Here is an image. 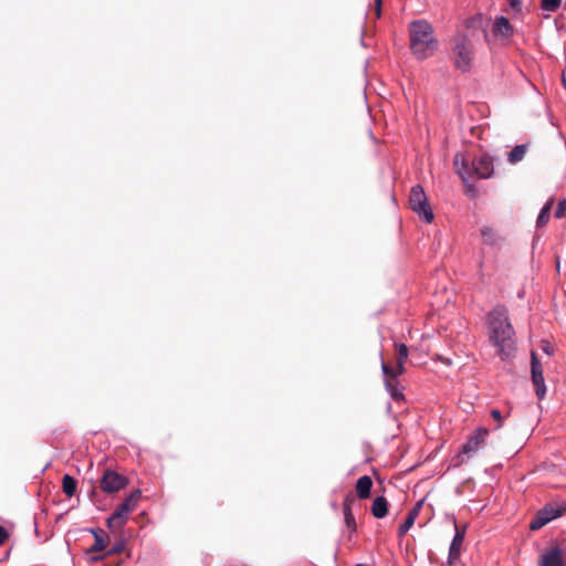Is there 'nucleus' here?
<instances>
[{
  "instance_id": "obj_1",
  "label": "nucleus",
  "mask_w": 566,
  "mask_h": 566,
  "mask_svg": "<svg viewBox=\"0 0 566 566\" xmlns=\"http://www.w3.org/2000/svg\"><path fill=\"white\" fill-rule=\"evenodd\" d=\"M490 342L503 361L511 360L516 352L515 331L509 317V311L503 305L495 306L488 314Z\"/></svg>"
},
{
  "instance_id": "obj_2",
  "label": "nucleus",
  "mask_w": 566,
  "mask_h": 566,
  "mask_svg": "<svg viewBox=\"0 0 566 566\" xmlns=\"http://www.w3.org/2000/svg\"><path fill=\"white\" fill-rule=\"evenodd\" d=\"M409 32L411 51L418 60H424L434 53L438 42L433 35L432 27L427 21L411 22Z\"/></svg>"
},
{
  "instance_id": "obj_3",
  "label": "nucleus",
  "mask_w": 566,
  "mask_h": 566,
  "mask_svg": "<svg viewBox=\"0 0 566 566\" xmlns=\"http://www.w3.org/2000/svg\"><path fill=\"white\" fill-rule=\"evenodd\" d=\"M454 167L462 180L468 184L473 177L486 179L493 175V161L489 155L475 157L471 167L468 166L464 155L457 154L454 156Z\"/></svg>"
},
{
  "instance_id": "obj_4",
  "label": "nucleus",
  "mask_w": 566,
  "mask_h": 566,
  "mask_svg": "<svg viewBox=\"0 0 566 566\" xmlns=\"http://www.w3.org/2000/svg\"><path fill=\"white\" fill-rule=\"evenodd\" d=\"M451 51L454 66L462 72L470 71L474 60V48L470 38L457 33L451 40Z\"/></svg>"
},
{
  "instance_id": "obj_5",
  "label": "nucleus",
  "mask_w": 566,
  "mask_h": 566,
  "mask_svg": "<svg viewBox=\"0 0 566 566\" xmlns=\"http://www.w3.org/2000/svg\"><path fill=\"white\" fill-rule=\"evenodd\" d=\"M409 203L412 211L416 212L422 221L426 223H431L433 221L434 216L430 205L428 203L422 186H412L409 196Z\"/></svg>"
},
{
  "instance_id": "obj_6",
  "label": "nucleus",
  "mask_w": 566,
  "mask_h": 566,
  "mask_svg": "<svg viewBox=\"0 0 566 566\" xmlns=\"http://www.w3.org/2000/svg\"><path fill=\"white\" fill-rule=\"evenodd\" d=\"M140 495L142 493L139 490L133 491L107 518L108 527H122L127 520L128 514L136 507Z\"/></svg>"
},
{
  "instance_id": "obj_7",
  "label": "nucleus",
  "mask_w": 566,
  "mask_h": 566,
  "mask_svg": "<svg viewBox=\"0 0 566 566\" xmlns=\"http://www.w3.org/2000/svg\"><path fill=\"white\" fill-rule=\"evenodd\" d=\"M381 359V371L384 375L385 387L390 397L395 401H400L403 399L402 388L398 381V377L401 374H397L388 364L385 363L382 354L380 353Z\"/></svg>"
},
{
  "instance_id": "obj_8",
  "label": "nucleus",
  "mask_w": 566,
  "mask_h": 566,
  "mask_svg": "<svg viewBox=\"0 0 566 566\" xmlns=\"http://www.w3.org/2000/svg\"><path fill=\"white\" fill-rule=\"evenodd\" d=\"M564 511V506L554 503L547 504L541 511H538L536 516L532 520L530 524L531 530H539L551 521L560 516Z\"/></svg>"
},
{
  "instance_id": "obj_9",
  "label": "nucleus",
  "mask_w": 566,
  "mask_h": 566,
  "mask_svg": "<svg viewBox=\"0 0 566 566\" xmlns=\"http://www.w3.org/2000/svg\"><path fill=\"white\" fill-rule=\"evenodd\" d=\"M531 374L535 392L538 399H543L546 395V386L543 376V367L534 352L531 353Z\"/></svg>"
},
{
  "instance_id": "obj_10",
  "label": "nucleus",
  "mask_w": 566,
  "mask_h": 566,
  "mask_svg": "<svg viewBox=\"0 0 566 566\" xmlns=\"http://www.w3.org/2000/svg\"><path fill=\"white\" fill-rule=\"evenodd\" d=\"M126 484H127V479L124 475H122L113 470L105 471V473L103 474V476L101 479V489L105 493L118 492L122 489H124L126 486Z\"/></svg>"
},
{
  "instance_id": "obj_11",
  "label": "nucleus",
  "mask_w": 566,
  "mask_h": 566,
  "mask_svg": "<svg viewBox=\"0 0 566 566\" xmlns=\"http://www.w3.org/2000/svg\"><path fill=\"white\" fill-rule=\"evenodd\" d=\"M489 431L485 428H479L469 437L467 442L462 446L459 457L471 455L475 453L482 446H484Z\"/></svg>"
},
{
  "instance_id": "obj_12",
  "label": "nucleus",
  "mask_w": 566,
  "mask_h": 566,
  "mask_svg": "<svg viewBox=\"0 0 566 566\" xmlns=\"http://www.w3.org/2000/svg\"><path fill=\"white\" fill-rule=\"evenodd\" d=\"M539 566H564V555L559 547L547 549L541 555Z\"/></svg>"
},
{
  "instance_id": "obj_13",
  "label": "nucleus",
  "mask_w": 566,
  "mask_h": 566,
  "mask_svg": "<svg viewBox=\"0 0 566 566\" xmlns=\"http://www.w3.org/2000/svg\"><path fill=\"white\" fill-rule=\"evenodd\" d=\"M493 34L502 39H509L513 35V27L507 18L500 15L494 19L492 27Z\"/></svg>"
},
{
  "instance_id": "obj_14",
  "label": "nucleus",
  "mask_w": 566,
  "mask_h": 566,
  "mask_svg": "<svg viewBox=\"0 0 566 566\" xmlns=\"http://www.w3.org/2000/svg\"><path fill=\"white\" fill-rule=\"evenodd\" d=\"M422 507V501H419L408 513L403 523L399 526V536H403L408 533V531L412 527L419 512Z\"/></svg>"
},
{
  "instance_id": "obj_15",
  "label": "nucleus",
  "mask_w": 566,
  "mask_h": 566,
  "mask_svg": "<svg viewBox=\"0 0 566 566\" xmlns=\"http://www.w3.org/2000/svg\"><path fill=\"white\" fill-rule=\"evenodd\" d=\"M463 539H464V532H460L458 528H455V534L453 536V539L451 542L450 549H449V562L450 563L459 559Z\"/></svg>"
},
{
  "instance_id": "obj_16",
  "label": "nucleus",
  "mask_w": 566,
  "mask_h": 566,
  "mask_svg": "<svg viewBox=\"0 0 566 566\" xmlns=\"http://www.w3.org/2000/svg\"><path fill=\"white\" fill-rule=\"evenodd\" d=\"M373 486L371 478L368 475L360 476L356 482V491L359 499H368Z\"/></svg>"
},
{
  "instance_id": "obj_17",
  "label": "nucleus",
  "mask_w": 566,
  "mask_h": 566,
  "mask_svg": "<svg viewBox=\"0 0 566 566\" xmlns=\"http://www.w3.org/2000/svg\"><path fill=\"white\" fill-rule=\"evenodd\" d=\"M371 513L376 518H382L388 513V502L384 496H377L371 505Z\"/></svg>"
},
{
  "instance_id": "obj_18",
  "label": "nucleus",
  "mask_w": 566,
  "mask_h": 566,
  "mask_svg": "<svg viewBox=\"0 0 566 566\" xmlns=\"http://www.w3.org/2000/svg\"><path fill=\"white\" fill-rule=\"evenodd\" d=\"M396 348H397L398 358H397V367L394 368V370L397 371V374H403V371H405L403 364L408 358L409 349L402 343L396 344Z\"/></svg>"
},
{
  "instance_id": "obj_19",
  "label": "nucleus",
  "mask_w": 566,
  "mask_h": 566,
  "mask_svg": "<svg viewBox=\"0 0 566 566\" xmlns=\"http://www.w3.org/2000/svg\"><path fill=\"white\" fill-rule=\"evenodd\" d=\"M526 145H517L515 146L510 153H509V156H507V160L509 163L511 164H516L518 161H521L525 154H526Z\"/></svg>"
},
{
  "instance_id": "obj_20",
  "label": "nucleus",
  "mask_w": 566,
  "mask_h": 566,
  "mask_svg": "<svg viewBox=\"0 0 566 566\" xmlns=\"http://www.w3.org/2000/svg\"><path fill=\"white\" fill-rule=\"evenodd\" d=\"M91 532L94 535L95 542H94L93 546L87 551V553L98 552V551L104 549L106 546V543H105L103 532L99 530H92Z\"/></svg>"
},
{
  "instance_id": "obj_21",
  "label": "nucleus",
  "mask_w": 566,
  "mask_h": 566,
  "mask_svg": "<svg viewBox=\"0 0 566 566\" xmlns=\"http://www.w3.org/2000/svg\"><path fill=\"white\" fill-rule=\"evenodd\" d=\"M63 492L67 496H72L76 491V481L69 474H65L62 479Z\"/></svg>"
},
{
  "instance_id": "obj_22",
  "label": "nucleus",
  "mask_w": 566,
  "mask_h": 566,
  "mask_svg": "<svg viewBox=\"0 0 566 566\" xmlns=\"http://www.w3.org/2000/svg\"><path fill=\"white\" fill-rule=\"evenodd\" d=\"M552 206H553V201L549 200L541 209V212H539V214L537 217V221H536L538 227H543L547 223L549 214H551Z\"/></svg>"
},
{
  "instance_id": "obj_23",
  "label": "nucleus",
  "mask_w": 566,
  "mask_h": 566,
  "mask_svg": "<svg viewBox=\"0 0 566 566\" xmlns=\"http://www.w3.org/2000/svg\"><path fill=\"white\" fill-rule=\"evenodd\" d=\"M562 0H542L541 8L547 12H555L559 9Z\"/></svg>"
},
{
  "instance_id": "obj_24",
  "label": "nucleus",
  "mask_w": 566,
  "mask_h": 566,
  "mask_svg": "<svg viewBox=\"0 0 566 566\" xmlns=\"http://www.w3.org/2000/svg\"><path fill=\"white\" fill-rule=\"evenodd\" d=\"M344 520L349 530H352V531L356 530V523H355L354 515L350 511V507L347 505H345V507H344Z\"/></svg>"
},
{
  "instance_id": "obj_25",
  "label": "nucleus",
  "mask_w": 566,
  "mask_h": 566,
  "mask_svg": "<svg viewBox=\"0 0 566 566\" xmlns=\"http://www.w3.org/2000/svg\"><path fill=\"white\" fill-rule=\"evenodd\" d=\"M565 212H566V200L564 199L558 202L556 211H555V217L563 218L565 216Z\"/></svg>"
},
{
  "instance_id": "obj_26",
  "label": "nucleus",
  "mask_w": 566,
  "mask_h": 566,
  "mask_svg": "<svg viewBox=\"0 0 566 566\" xmlns=\"http://www.w3.org/2000/svg\"><path fill=\"white\" fill-rule=\"evenodd\" d=\"M124 549V542H117L113 545V547L109 549L108 554H117Z\"/></svg>"
},
{
  "instance_id": "obj_27",
  "label": "nucleus",
  "mask_w": 566,
  "mask_h": 566,
  "mask_svg": "<svg viewBox=\"0 0 566 566\" xmlns=\"http://www.w3.org/2000/svg\"><path fill=\"white\" fill-rule=\"evenodd\" d=\"M542 349L545 354L552 356L554 354V348L551 346V344L546 340H543L542 343Z\"/></svg>"
},
{
  "instance_id": "obj_28",
  "label": "nucleus",
  "mask_w": 566,
  "mask_h": 566,
  "mask_svg": "<svg viewBox=\"0 0 566 566\" xmlns=\"http://www.w3.org/2000/svg\"><path fill=\"white\" fill-rule=\"evenodd\" d=\"M509 2V6L513 9V10H520L521 9V4H522V1L521 0H507Z\"/></svg>"
},
{
  "instance_id": "obj_29",
  "label": "nucleus",
  "mask_w": 566,
  "mask_h": 566,
  "mask_svg": "<svg viewBox=\"0 0 566 566\" xmlns=\"http://www.w3.org/2000/svg\"><path fill=\"white\" fill-rule=\"evenodd\" d=\"M8 537V532L3 526L0 525V545L4 543Z\"/></svg>"
},
{
  "instance_id": "obj_30",
  "label": "nucleus",
  "mask_w": 566,
  "mask_h": 566,
  "mask_svg": "<svg viewBox=\"0 0 566 566\" xmlns=\"http://www.w3.org/2000/svg\"><path fill=\"white\" fill-rule=\"evenodd\" d=\"M376 17L379 18L381 14V0H375Z\"/></svg>"
},
{
  "instance_id": "obj_31",
  "label": "nucleus",
  "mask_w": 566,
  "mask_h": 566,
  "mask_svg": "<svg viewBox=\"0 0 566 566\" xmlns=\"http://www.w3.org/2000/svg\"><path fill=\"white\" fill-rule=\"evenodd\" d=\"M491 416H492L495 420H497V421H501V420H502L501 412H500L499 410H496V409H494V410H492V411H491Z\"/></svg>"
},
{
  "instance_id": "obj_32",
  "label": "nucleus",
  "mask_w": 566,
  "mask_h": 566,
  "mask_svg": "<svg viewBox=\"0 0 566 566\" xmlns=\"http://www.w3.org/2000/svg\"><path fill=\"white\" fill-rule=\"evenodd\" d=\"M101 558H102L101 556H93V557H91V560H92V562H97V560H99Z\"/></svg>"
},
{
  "instance_id": "obj_33",
  "label": "nucleus",
  "mask_w": 566,
  "mask_h": 566,
  "mask_svg": "<svg viewBox=\"0 0 566 566\" xmlns=\"http://www.w3.org/2000/svg\"><path fill=\"white\" fill-rule=\"evenodd\" d=\"M356 566H365V565H363V564H357Z\"/></svg>"
}]
</instances>
